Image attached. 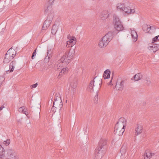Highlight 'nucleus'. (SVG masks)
Segmentation results:
<instances>
[{"mask_svg": "<svg viewBox=\"0 0 159 159\" xmlns=\"http://www.w3.org/2000/svg\"><path fill=\"white\" fill-rule=\"evenodd\" d=\"M145 28H147L146 31L147 32L149 33H152V27L150 25H146L145 26Z\"/></svg>", "mask_w": 159, "mask_h": 159, "instance_id": "28", "label": "nucleus"}, {"mask_svg": "<svg viewBox=\"0 0 159 159\" xmlns=\"http://www.w3.org/2000/svg\"><path fill=\"white\" fill-rule=\"evenodd\" d=\"M126 125V119L124 117L120 118L115 126L114 133L118 135H122L125 131Z\"/></svg>", "mask_w": 159, "mask_h": 159, "instance_id": "1", "label": "nucleus"}, {"mask_svg": "<svg viewBox=\"0 0 159 159\" xmlns=\"http://www.w3.org/2000/svg\"><path fill=\"white\" fill-rule=\"evenodd\" d=\"M97 77V76H96L94 79V80Z\"/></svg>", "mask_w": 159, "mask_h": 159, "instance_id": "49", "label": "nucleus"}, {"mask_svg": "<svg viewBox=\"0 0 159 159\" xmlns=\"http://www.w3.org/2000/svg\"><path fill=\"white\" fill-rule=\"evenodd\" d=\"M4 107V106H3L1 107H0V110L1 111L2 110V109Z\"/></svg>", "mask_w": 159, "mask_h": 159, "instance_id": "45", "label": "nucleus"}, {"mask_svg": "<svg viewBox=\"0 0 159 159\" xmlns=\"http://www.w3.org/2000/svg\"><path fill=\"white\" fill-rule=\"evenodd\" d=\"M67 102V100H66V102Z\"/></svg>", "mask_w": 159, "mask_h": 159, "instance_id": "52", "label": "nucleus"}, {"mask_svg": "<svg viewBox=\"0 0 159 159\" xmlns=\"http://www.w3.org/2000/svg\"><path fill=\"white\" fill-rule=\"evenodd\" d=\"M50 51V52L51 51V50H50V51Z\"/></svg>", "mask_w": 159, "mask_h": 159, "instance_id": "53", "label": "nucleus"}, {"mask_svg": "<svg viewBox=\"0 0 159 159\" xmlns=\"http://www.w3.org/2000/svg\"><path fill=\"white\" fill-rule=\"evenodd\" d=\"M53 18V15L52 14L50 15L44 22L43 26L42 27V29L45 30L47 29L50 25Z\"/></svg>", "mask_w": 159, "mask_h": 159, "instance_id": "7", "label": "nucleus"}, {"mask_svg": "<svg viewBox=\"0 0 159 159\" xmlns=\"http://www.w3.org/2000/svg\"><path fill=\"white\" fill-rule=\"evenodd\" d=\"M13 59V57H10L7 54H5L4 59L3 62L4 63H7L10 62L12 59Z\"/></svg>", "mask_w": 159, "mask_h": 159, "instance_id": "19", "label": "nucleus"}, {"mask_svg": "<svg viewBox=\"0 0 159 159\" xmlns=\"http://www.w3.org/2000/svg\"><path fill=\"white\" fill-rule=\"evenodd\" d=\"M7 154L8 157L14 159L16 156V154L14 150L9 149L7 150Z\"/></svg>", "mask_w": 159, "mask_h": 159, "instance_id": "10", "label": "nucleus"}, {"mask_svg": "<svg viewBox=\"0 0 159 159\" xmlns=\"http://www.w3.org/2000/svg\"><path fill=\"white\" fill-rule=\"evenodd\" d=\"M68 39L70 40H73V39H76L73 36H71L70 35H68L67 36Z\"/></svg>", "mask_w": 159, "mask_h": 159, "instance_id": "37", "label": "nucleus"}, {"mask_svg": "<svg viewBox=\"0 0 159 159\" xmlns=\"http://www.w3.org/2000/svg\"><path fill=\"white\" fill-rule=\"evenodd\" d=\"M17 122H21V119H20L17 120Z\"/></svg>", "mask_w": 159, "mask_h": 159, "instance_id": "47", "label": "nucleus"}, {"mask_svg": "<svg viewBox=\"0 0 159 159\" xmlns=\"http://www.w3.org/2000/svg\"><path fill=\"white\" fill-rule=\"evenodd\" d=\"M126 149L125 146H122L120 150V152L121 153L122 156H123V155L125 154L126 152Z\"/></svg>", "mask_w": 159, "mask_h": 159, "instance_id": "32", "label": "nucleus"}, {"mask_svg": "<svg viewBox=\"0 0 159 159\" xmlns=\"http://www.w3.org/2000/svg\"><path fill=\"white\" fill-rule=\"evenodd\" d=\"M61 100L60 95L59 93H57L55 95V99L54 101H59V102Z\"/></svg>", "mask_w": 159, "mask_h": 159, "instance_id": "31", "label": "nucleus"}, {"mask_svg": "<svg viewBox=\"0 0 159 159\" xmlns=\"http://www.w3.org/2000/svg\"><path fill=\"white\" fill-rule=\"evenodd\" d=\"M57 31V28L55 25L53 26L51 30V32L52 34H55Z\"/></svg>", "mask_w": 159, "mask_h": 159, "instance_id": "30", "label": "nucleus"}, {"mask_svg": "<svg viewBox=\"0 0 159 159\" xmlns=\"http://www.w3.org/2000/svg\"><path fill=\"white\" fill-rule=\"evenodd\" d=\"M16 65V62L15 61H13L10 63L9 66L10 72H12L14 70V68Z\"/></svg>", "mask_w": 159, "mask_h": 159, "instance_id": "23", "label": "nucleus"}, {"mask_svg": "<svg viewBox=\"0 0 159 159\" xmlns=\"http://www.w3.org/2000/svg\"><path fill=\"white\" fill-rule=\"evenodd\" d=\"M10 143V140L9 139H7L6 141H5L3 142V144L6 146L9 145Z\"/></svg>", "mask_w": 159, "mask_h": 159, "instance_id": "36", "label": "nucleus"}, {"mask_svg": "<svg viewBox=\"0 0 159 159\" xmlns=\"http://www.w3.org/2000/svg\"><path fill=\"white\" fill-rule=\"evenodd\" d=\"M131 31V34L133 41L136 42L138 39V34L136 31H135L134 28L130 29Z\"/></svg>", "mask_w": 159, "mask_h": 159, "instance_id": "13", "label": "nucleus"}, {"mask_svg": "<svg viewBox=\"0 0 159 159\" xmlns=\"http://www.w3.org/2000/svg\"><path fill=\"white\" fill-rule=\"evenodd\" d=\"M54 0H49V4H50V5L48 6L47 9L45 10V13H48L49 10L51 9L52 7L51 5L52 3L54 2Z\"/></svg>", "mask_w": 159, "mask_h": 159, "instance_id": "27", "label": "nucleus"}, {"mask_svg": "<svg viewBox=\"0 0 159 159\" xmlns=\"http://www.w3.org/2000/svg\"><path fill=\"white\" fill-rule=\"evenodd\" d=\"M94 80H91L89 85V87L87 88L88 91L90 92L93 91V86H94Z\"/></svg>", "mask_w": 159, "mask_h": 159, "instance_id": "21", "label": "nucleus"}, {"mask_svg": "<svg viewBox=\"0 0 159 159\" xmlns=\"http://www.w3.org/2000/svg\"><path fill=\"white\" fill-rule=\"evenodd\" d=\"M16 53L15 50L12 49V48H11L8 50L6 54H7V55L10 56V57H13L14 58L16 56Z\"/></svg>", "mask_w": 159, "mask_h": 159, "instance_id": "17", "label": "nucleus"}, {"mask_svg": "<svg viewBox=\"0 0 159 159\" xmlns=\"http://www.w3.org/2000/svg\"><path fill=\"white\" fill-rule=\"evenodd\" d=\"M154 155V153H152L149 151H147L144 154L143 158L144 159H149Z\"/></svg>", "mask_w": 159, "mask_h": 159, "instance_id": "16", "label": "nucleus"}, {"mask_svg": "<svg viewBox=\"0 0 159 159\" xmlns=\"http://www.w3.org/2000/svg\"><path fill=\"white\" fill-rule=\"evenodd\" d=\"M114 34L113 31H109L99 41L98 45L101 48L105 47L113 39Z\"/></svg>", "mask_w": 159, "mask_h": 159, "instance_id": "3", "label": "nucleus"}, {"mask_svg": "<svg viewBox=\"0 0 159 159\" xmlns=\"http://www.w3.org/2000/svg\"><path fill=\"white\" fill-rule=\"evenodd\" d=\"M77 86V82L76 80L73 81V82H71L70 84V87H69V89L71 90V91H72V92L74 93L75 92L76 88Z\"/></svg>", "mask_w": 159, "mask_h": 159, "instance_id": "15", "label": "nucleus"}, {"mask_svg": "<svg viewBox=\"0 0 159 159\" xmlns=\"http://www.w3.org/2000/svg\"><path fill=\"white\" fill-rule=\"evenodd\" d=\"M128 3L127 2L126 6L125 7L122 11L127 14L134 13L135 12V10L134 9H131L130 7L128 6Z\"/></svg>", "mask_w": 159, "mask_h": 159, "instance_id": "12", "label": "nucleus"}, {"mask_svg": "<svg viewBox=\"0 0 159 159\" xmlns=\"http://www.w3.org/2000/svg\"><path fill=\"white\" fill-rule=\"evenodd\" d=\"M158 142H159V141H158Z\"/></svg>", "mask_w": 159, "mask_h": 159, "instance_id": "54", "label": "nucleus"}, {"mask_svg": "<svg viewBox=\"0 0 159 159\" xmlns=\"http://www.w3.org/2000/svg\"><path fill=\"white\" fill-rule=\"evenodd\" d=\"M24 113L26 116L29 118V112L28 111H24Z\"/></svg>", "mask_w": 159, "mask_h": 159, "instance_id": "43", "label": "nucleus"}, {"mask_svg": "<svg viewBox=\"0 0 159 159\" xmlns=\"http://www.w3.org/2000/svg\"><path fill=\"white\" fill-rule=\"evenodd\" d=\"M142 126L138 125L135 129V135H137L140 134L142 132Z\"/></svg>", "mask_w": 159, "mask_h": 159, "instance_id": "20", "label": "nucleus"}, {"mask_svg": "<svg viewBox=\"0 0 159 159\" xmlns=\"http://www.w3.org/2000/svg\"><path fill=\"white\" fill-rule=\"evenodd\" d=\"M37 85H38V84L37 83L35 84H33L31 85V86H30L31 88L32 89L33 88H35L36 87H37Z\"/></svg>", "mask_w": 159, "mask_h": 159, "instance_id": "41", "label": "nucleus"}, {"mask_svg": "<svg viewBox=\"0 0 159 159\" xmlns=\"http://www.w3.org/2000/svg\"><path fill=\"white\" fill-rule=\"evenodd\" d=\"M51 55L50 54H49V50L48 49V52H47V57H48V59L50 58V57H51Z\"/></svg>", "mask_w": 159, "mask_h": 159, "instance_id": "42", "label": "nucleus"}, {"mask_svg": "<svg viewBox=\"0 0 159 159\" xmlns=\"http://www.w3.org/2000/svg\"><path fill=\"white\" fill-rule=\"evenodd\" d=\"M5 30V29H2V30Z\"/></svg>", "mask_w": 159, "mask_h": 159, "instance_id": "51", "label": "nucleus"}, {"mask_svg": "<svg viewBox=\"0 0 159 159\" xmlns=\"http://www.w3.org/2000/svg\"><path fill=\"white\" fill-rule=\"evenodd\" d=\"M38 114H39V117H40V112L39 111V108H38Z\"/></svg>", "mask_w": 159, "mask_h": 159, "instance_id": "46", "label": "nucleus"}, {"mask_svg": "<svg viewBox=\"0 0 159 159\" xmlns=\"http://www.w3.org/2000/svg\"><path fill=\"white\" fill-rule=\"evenodd\" d=\"M68 70V68H65L63 67L61 71L60 72L59 75L58 76V78L60 79L64 74H65L67 73Z\"/></svg>", "mask_w": 159, "mask_h": 159, "instance_id": "18", "label": "nucleus"}, {"mask_svg": "<svg viewBox=\"0 0 159 159\" xmlns=\"http://www.w3.org/2000/svg\"><path fill=\"white\" fill-rule=\"evenodd\" d=\"M159 40V35L155 36L154 38H153L152 40V43H154L155 42Z\"/></svg>", "mask_w": 159, "mask_h": 159, "instance_id": "34", "label": "nucleus"}, {"mask_svg": "<svg viewBox=\"0 0 159 159\" xmlns=\"http://www.w3.org/2000/svg\"><path fill=\"white\" fill-rule=\"evenodd\" d=\"M142 76L141 74L139 73L135 75L131 79L132 80H134L135 81H138L140 80L142 78Z\"/></svg>", "mask_w": 159, "mask_h": 159, "instance_id": "26", "label": "nucleus"}, {"mask_svg": "<svg viewBox=\"0 0 159 159\" xmlns=\"http://www.w3.org/2000/svg\"><path fill=\"white\" fill-rule=\"evenodd\" d=\"M144 82L147 85H149L151 83L149 78L147 77L145 80Z\"/></svg>", "mask_w": 159, "mask_h": 159, "instance_id": "33", "label": "nucleus"}, {"mask_svg": "<svg viewBox=\"0 0 159 159\" xmlns=\"http://www.w3.org/2000/svg\"><path fill=\"white\" fill-rule=\"evenodd\" d=\"M36 49L35 50H34V52L33 53H32V57H31V58L32 59H34V57L36 55Z\"/></svg>", "mask_w": 159, "mask_h": 159, "instance_id": "40", "label": "nucleus"}, {"mask_svg": "<svg viewBox=\"0 0 159 159\" xmlns=\"http://www.w3.org/2000/svg\"><path fill=\"white\" fill-rule=\"evenodd\" d=\"M124 84V80H122L120 81L118 80L116 85V87L118 89V90L122 91L123 89Z\"/></svg>", "mask_w": 159, "mask_h": 159, "instance_id": "8", "label": "nucleus"}, {"mask_svg": "<svg viewBox=\"0 0 159 159\" xmlns=\"http://www.w3.org/2000/svg\"><path fill=\"white\" fill-rule=\"evenodd\" d=\"M68 64H66L65 62V61L62 60V58H61L56 62L54 64V68L56 70H60L62 68L67 66Z\"/></svg>", "mask_w": 159, "mask_h": 159, "instance_id": "6", "label": "nucleus"}, {"mask_svg": "<svg viewBox=\"0 0 159 159\" xmlns=\"http://www.w3.org/2000/svg\"><path fill=\"white\" fill-rule=\"evenodd\" d=\"M58 110H57V109H56V108L55 107V106H53V107L52 108L51 111L55 113L57 111H58Z\"/></svg>", "mask_w": 159, "mask_h": 159, "instance_id": "38", "label": "nucleus"}, {"mask_svg": "<svg viewBox=\"0 0 159 159\" xmlns=\"http://www.w3.org/2000/svg\"><path fill=\"white\" fill-rule=\"evenodd\" d=\"M111 72L109 70L107 69L104 71L103 77L105 79L109 78L110 77Z\"/></svg>", "mask_w": 159, "mask_h": 159, "instance_id": "25", "label": "nucleus"}, {"mask_svg": "<svg viewBox=\"0 0 159 159\" xmlns=\"http://www.w3.org/2000/svg\"><path fill=\"white\" fill-rule=\"evenodd\" d=\"M107 140L101 139L98 144V146L95 150V157L97 158H100L103 156L107 148Z\"/></svg>", "mask_w": 159, "mask_h": 159, "instance_id": "2", "label": "nucleus"}, {"mask_svg": "<svg viewBox=\"0 0 159 159\" xmlns=\"http://www.w3.org/2000/svg\"><path fill=\"white\" fill-rule=\"evenodd\" d=\"M112 78H113V77H112L111 79V80L110 81L107 83L108 85H113L111 83L112 82Z\"/></svg>", "mask_w": 159, "mask_h": 159, "instance_id": "44", "label": "nucleus"}, {"mask_svg": "<svg viewBox=\"0 0 159 159\" xmlns=\"http://www.w3.org/2000/svg\"><path fill=\"white\" fill-rule=\"evenodd\" d=\"M98 95L97 93L96 95L95 96L94 98V101L95 104H97L98 103Z\"/></svg>", "mask_w": 159, "mask_h": 159, "instance_id": "35", "label": "nucleus"}, {"mask_svg": "<svg viewBox=\"0 0 159 159\" xmlns=\"http://www.w3.org/2000/svg\"><path fill=\"white\" fill-rule=\"evenodd\" d=\"M9 70L6 71V73L9 72Z\"/></svg>", "mask_w": 159, "mask_h": 159, "instance_id": "48", "label": "nucleus"}, {"mask_svg": "<svg viewBox=\"0 0 159 159\" xmlns=\"http://www.w3.org/2000/svg\"><path fill=\"white\" fill-rule=\"evenodd\" d=\"M74 52L73 50H70L66 52L65 54L61 57L62 58V60L65 61L66 64H68L70 62V60L74 54Z\"/></svg>", "mask_w": 159, "mask_h": 159, "instance_id": "5", "label": "nucleus"}, {"mask_svg": "<svg viewBox=\"0 0 159 159\" xmlns=\"http://www.w3.org/2000/svg\"><path fill=\"white\" fill-rule=\"evenodd\" d=\"M159 48V45L153 43L148 47V49L151 52H155Z\"/></svg>", "mask_w": 159, "mask_h": 159, "instance_id": "9", "label": "nucleus"}, {"mask_svg": "<svg viewBox=\"0 0 159 159\" xmlns=\"http://www.w3.org/2000/svg\"><path fill=\"white\" fill-rule=\"evenodd\" d=\"M102 80H101V79H100V81H102Z\"/></svg>", "mask_w": 159, "mask_h": 159, "instance_id": "50", "label": "nucleus"}, {"mask_svg": "<svg viewBox=\"0 0 159 159\" xmlns=\"http://www.w3.org/2000/svg\"><path fill=\"white\" fill-rule=\"evenodd\" d=\"M5 153L4 148L0 145V157L2 158Z\"/></svg>", "mask_w": 159, "mask_h": 159, "instance_id": "29", "label": "nucleus"}, {"mask_svg": "<svg viewBox=\"0 0 159 159\" xmlns=\"http://www.w3.org/2000/svg\"><path fill=\"white\" fill-rule=\"evenodd\" d=\"M53 105L55 106L56 109L58 110V111L60 110L63 106L62 100H61L60 102L59 101H54Z\"/></svg>", "mask_w": 159, "mask_h": 159, "instance_id": "11", "label": "nucleus"}, {"mask_svg": "<svg viewBox=\"0 0 159 159\" xmlns=\"http://www.w3.org/2000/svg\"><path fill=\"white\" fill-rule=\"evenodd\" d=\"M110 14L109 12L107 11H102L100 16V18L103 20H105L108 17Z\"/></svg>", "mask_w": 159, "mask_h": 159, "instance_id": "14", "label": "nucleus"}, {"mask_svg": "<svg viewBox=\"0 0 159 159\" xmlns=\"http://www.w3.org/2000/svg\"><path fill=\"white\" fill-rule=\"evenodd\" d=\"M113 23L115 29L119 31L124 30V28L118 16L116 15L113 16Z\"/></svg>", "mask_w": 159, "mask_h": 159, "instance_id": "4", "label": "nucleus"}, {"mask_svg": "<svg viewBox=\"0 0 159 159\" xmlns=\"http://www.w3.org/2000/svg\"><path fill=\"white\" fill-rule=\"evenodd\" d=\"M24 107H22L20 108L19 110V111L20 112H22V113H24Z\"/></svg>", "mask_w": 159, "mask_h": 159, "instance_id": "39", "label": "nucleus"}, {"mask_svg": "<svg viewBox=\"0 0 159 159\" xmlns=\"http://www.w3.org/2000/svg\"><path fill=\"white\" fill-rule=\"evenodd\" d=\"M127 3H119L117 5L116 7L118 9H119L120 11H122L125 7L126 6Z\"/></svg>", "mask_w": 159, "mask_h": 159, "instance_id": "24", "label": "nucleus"}, {"mask_svg": "<svg viewBox=\"0 0 159 159\" xmlns=\"http://www.w3.org/2000/svg\"><path fill=\"white\" fill-rule=\"evenodd\" d=\"M76 39H73V40H70L66 42V43L67 45L66 46L68 48L70 47H72L73 45L75 44L76 43Z\"/></svg>", "mask_w": 159, "mask_h": 159, "instance_id": "22", "label": "nucleus"}]
</instances>
